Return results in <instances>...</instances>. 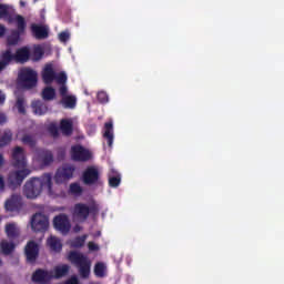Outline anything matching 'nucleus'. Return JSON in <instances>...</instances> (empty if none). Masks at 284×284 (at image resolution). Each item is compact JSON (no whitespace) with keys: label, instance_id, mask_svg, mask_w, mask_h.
<instances>
[{"label":"nucleus","instance_id":"24","mask_svg":"<svg viewBox=\"0 0 284 284\" xmlns=\"http://www.w3.org/2000/svg\"><path fill=\"white\" fill-rule=\"evenodd\" d=\"M60 130L64 136L72 134V120H61Z\"/></svg>","mask_w":284,"mask_h":284},{"label":"nucleus","instance_id":"47","mask_svg":"<svg viewBox=\"0 0 284 284\" xmlns=\"http://www.w3.org/2000/svg\"><path fill=\"white\" fill-rule=\"evenodd\" d=\"M6 34V27L0 24V37H3Z\"/></svg>","mask_w":284,"mask_h":284},{"label":"nucleus","instance_id":"21","mask_svg":"<svg viewBox=\"0 0 284 284\" xmlns=\"http://www.w3.org/2000/svg\"><path fill=\"white\" fill-rule=\"evenodd\" d=\"M104 139L108 140L109 148H112V143L114 142V129L112 122H106L104 124Z\"/></svg>","mask_w":284,"mask_h":284},{"label":"nucleus","instance_id":"25","mask_svg":"<svg viewBox=\"0 0 284 284\" xmlns=\"http://www.w3.org/2000/svg\"><path fill=\"white\" fill-rule=\"evenodd\" d=\"M8 65H10V53L2 51L0 54V72H3Z\"/></svg>","mask_w":284,"mask_h":284},{"label":"nucleus","instance_id":"41","mask_svg":"<svg viewBox=\"0 0 284 284\" xmlns=\"http://www.w3.org/2000/svg\"><path fill=\"white\" fill-rule=\"evenodd\" d=\"M60 85H62L61 88H60V94H61V97L63 98V97H68V87L65 85V83H59Z\"/></svg>","mask_w":284,"mask_h":284},{"label":"nucleus","instance_id":"33","mask_svg":"<svg viewBox=\"0 0 284 284\" xmlns=\"http://www.w3.org/2000/svg\"><path fill=\"white\" fill-rule=\"evenodd\" d=\"M16 108H18V112H20V114H26V100L23 97L17 98Z\"/></svg>","mask_w":284,"mask_h":284},{"label":"nucleus","instance_id":"6","mask_svg":"<svg viewBox=\"0 0 284 284\" xmlns=\"http://www.w3.org/2000/svg\"><path fill=\"white\" fill-rule=\"evenodd\" d=\"M18 85L20 88H34L37 85V73L32 69H22L18 74Z\"/></svg>","mask_w":284,"mask_h":284},{"label":"nucleus","instance_id":"2","mask_svg":"<svg viewBox=\"0 0 284 284\" xmlns=\"http://www.w3.org/2000/svg\"><path fill=\"white\" fill-rule=\"evenodd\" d=\"M43 187H47L48 192H52V176L50 174L27 181L23 185V194L27 199H39L41 192H43Z\"/></svg>","mask_w":284,"mask_h":284},{"label":"nucleus","instance_id":"20","mask_svg":"<svg viewBox=\"0 0 284 284\" xmlns=\"http://www.w3.org/2000/svg\"><path fill=\"white\" fill-rule=\"evenodd\" d=\"M31 106L34 114L38 116H43V114H47L48 112V104L43 103L42 101H33Z\"/></svg>","mask_w":284,"mask_h":284},{"label":"nucleus","instance_id":"38","mask_svg":"<svg viewBox=\"0 0 284 284\" xmlns=\"http://www.w3.org/2000/svg\"><path fill=\"white\" fill-rule=\"evenodd\" d=\"M9 9L10 7H8V4L0 3V19H3V17H7Z\"/></svg>","mask_w":284,"mask_h":284},{"label":"nucleus","instance_id":"10","mask_svg":"<svg viewBox=\"0 0 284 284\" xmlns=\"http://www.w3.org/2000/svg\"><path fill=\"white\" fill-rule=\"evenodd\" d=\"M54 229L61 234H68L72 230L70 217L65 214H60L53 219Z\"/></svg>","mask_w":284,"mask_h":284},{"label":"nucleus","instance_id":"18","mask_svg":"<svg viewBox=\"0 0 284 284\" xmlns=\"http://www.w3.org/2000/svg\"><path fill=\"white\" fill-rule=\"evenodd\" d=\"M50 272L51 278H63L70 272V266L68 264H59Z\"/></svg>","mask_w":284,"mask_h":284},{"label":"nucleus","instance_id":"23","mask_svg":"<svg viewBox=\"0 0 284 284\" xmlns=\"http://www.w3.org/2000/svg\"><path fill=\"white\" fill-rule=\"evenodd\" d=\"M47 245L52 252H59L63 247V244H61V240L52 235L47 240Z\"/></svg>","mask_w":284,"mask_h":284},{"label":"nucleus","instance_id":"9","mask_svg":"<svg viewBox=\"0 0 284 284\" xmlns=\"http://www.w3.org/2000/svg\"><path fill=\"white\" fill-rule=\"evenodd\" d=\"M4 52H8L10 55V63L16 61V63H27L30 60V49L28 47H22L12 53V50L7 49Z\"/></svg>","mask_w":284,"mask_h":284},{"label":"nucleus","instance_id":"43","mask_svg":"<svg viewBox=\"0 0 284 284\" xmlns=\"http://www.w3.org/2000/svg\"><path fill=\"white\" fill-rule=\"evenodd\" d=\"M6 190V180L3 179V175H0V192H3Z\"/></svg>","mask_w":284,"mask_h":284},{"label":"nucleus","instance_id":"31","mask_svg":"<svg viewBox=\"0 0 284 284\" xmlns=\"http://www.w3.org/2000/svg\"><path fill=\"white\" fill-rule=\"evenodd\" d=\"M42 58H43V48H41V45H36L33 48L32 60L41 61Z\"/></svg>","mask_w":284,"mask_h":284},{"label":"nucleus","instance_id":"39","mask_svg":"<svg viewBox=\"0 0 284 284\" xmlns=\"http://www.w3.org/2000/svg\"><path fill=\"white\" fill-rule=\"evenodd\" d=\"M59 39L62 43H65L67 41L70 40V32L63 31V32L59 33Z\"/></svg>","mask_w":284,"mask_h":284},{"label":"nucleus","instance_id":"45","mask_svg":"<svg viewBox=\"0 0 284 284\" xmlns=\"http://www.w3.org/2000/svg\"><path fill=\"white\" fill-rule=\"evenodd\" d=\"M83 230V226H81V225H79V224H75L74 226H73V232L75 233V234H79V232H81Z\"/></svg>","mask_w":284,"mask_h":284},{"label":"nucleus","instance_id":"26","mask_svg":"<svg viewBox=\"0 0 284 284\" xmlns=\"http://www.w3.org/2000/svg\"><path fill=\"white\" fill-rule=\"evenodd\" d=\"M64 108L72 109L77 105V97L74 95H64L61 101Z\"/></svg>","mask_w":284,"mask_h":284},{"label":"nucleus","instance_id":"30","mask_svg":"<svg viewBox=\"0 0 284 284\" xmlns=\"http://www.w3.org/2000/svg\"><path fill=\"white\" fill-rule=\"evenodd\" d=\"M87 240L88 235L75 237L73 241H71V247H83Z\"/></svg>","mask_w":284,"mask_h":284},{"label":"nucleus","instance_id":"35","mask_svg":"<svg viewBox=\"0 0 284 284\" xmlns=\"http://www.w3.org/2000/svg\"><path fill=\"white\" fill-rule=\"evenodd\" d=\"M22 142L26 143V145H34L37 143V140L32 135H24L22 138Z\"/></svg>","mask_w":284,"mask_h":284},{"label":"nucleus","instance_id":"44","mask_svg":"<svg viewBox=\"0 0 284 284\" xmlns=\"http://www.w3.org/2000/svg\"><path fill=\"white\" fill-rule=\"evenodd\" d=\"M3 103H6V93L0 91V105H3Z\"/></svg>","mask_w":284,"mask_h":284},{"label":"nucleus","instance_id":"14","mask_svg":"<svg viewBox=\"0 0 284 284\" xmlns=\"http://www.w3.org/2000/svg\"><path fill=\"white\" fill-rule=\"evenodd\" d=\"M33 283L48 284L52 281L51 271L38 270L32 275Z\"/></svg>","mask_w":284,"mask_h":284},{"label":"nucleus","instance_id":"11","mask_svg":"<svg viewBox=\"0 0 284 284\" xmlns=\"http://www.w3.org/2000/svg\"><path fill=\"white\" fill-rule=\"evenodd\" d=\"M33 161L38 163V165H50L53 161L52 152L36 149L33 151Z\"/></svg>","mask_w":284,"mask_h":284},{"label":"nucleus","instance_id":"19","mask_svg":"<svg viewBox=\"0 0 284 284\" xmlns=\"http://www.w3.org/2000/svg\"><path fill=\"white\" fill-rule=\"evenodd\" d=\"M4 232L8 239H17L21 234V229L14 222L7 223L4 226Z\"/></svg>","mask_w":284,"mask_h":284},{"label":"nucleus","instance_id":"40","mask_svg":"<svg viewBox=\"0 0 284 284\" xmlns=\"http://www.w3.org/2000/svg\"><path fill=\"white\" fill-rule=\"evenodd\" d=\"M98 100L100 101V103H108V93L100 91L98 93Z\"/></svg>","mask_w":284,"mask_h":284},{"label":"nucleus","instance_id":"37","mask_svg":"<svg viewBox=\"0 0 284 284\" xmlns=\"http://www.w3.org/2000/svg\"><path fill=\"white\" fill-rule=\"evenodd\" d=\"M121 183V178H115V176H113V178H110L109 179V185L111 186V187H119V184Z\"/></svg>","mask_w":284,"mask_h":284},{"label":"nucleus","instance_id":"46","mask_svg":"<svg viewBox=\"0 0 284 284\" xmlns=\"http://www.w3.org/2000/svg\"><path fill=\"white\" fill-rule=\"evenodd\" d=\"M8 121V118L6 116V114L0 113V125H3V123H6Z\"/></svg>","mask_w":284,"mask_h":284},{"label":"nucleus","instance_id":"36","mask_svg":"<svg viewBox=\"0 0 284 284\" xmlns=\"http://www.w3.org/2000/svg\"><path fill=\"white\" fill-rule=\"evenodd\" d=\"M49 132L51 136H54V138L59 136V128L57 126V123H51L49 125Z\"/></svg>","mask_w":284,"mask_h":284},{"label":"nucleus","instance_id":"12","mask_svg":"<svg viewBox=\"0 0 284 284\" xmlns=\"http://www.w3.org/2000/svg\"><path fill=\"white\" fill-rule=\"evenodd\" d=\"M71 159L73 161H90L92 153L81 145H75L71 148Z\"/></svg>","mask_w":284,"mask_h":284},{"label":"nucleus","instance_id":"13","mask_svg":"<svg viewBox=\"0 0 284 284\" xmlns=\"http://www.w3.org/2000/svg\"><path fill=\"white\" fill-rule=\"evenodd\" d=\"M72 174H74V168L72 165H63L58 169L55 173V183H65L72 179Z\"/></svg>","mask_w":284,"mask_h":284},{"label":"nucleus","instance_id":"1","mask_svg":"<svg viewBox=\"0 0 284 284\" xmlns=\"http://www.w3.org/2000/svg\"><path fill=\"white\" fill-rule=\"evenodd\" d=\"M12 165L14 170L9 172L7 184L10 190H17V187H21V183H23L32 172L28 169V160L26 159L23 148L16 146L12 150Z\"/></svg>","mask_w":284,"mask_h":284},{"label":"nucleus","instance_id":"42","mask_svg":"<svg viewBox=\"0 0 284 284\" xmlns=\"http://www.w3.org/2000/svg\"><path fill=\"white\" fill-rule=\"evenodd\" d=\"M88 247L90 252H99V245H97L94 242H89Z\"/></svg>","mask_w":284,"mask_h":284},{"label":"nucleus","instance_id":"4","mask_svg":"<svg viewBox=\"0 0 284 284\" xmlns=\"http://www.w3.org/2000/svg\"><path fill=\"white\" fill-rule=\"evenodd\" d=\"M42 79L47 84L52 83V81H57V83H67L68 75L65 72L57 73L54 71V67L52 64H45L42 70Z\"/></svg>","mask_w":284,"mask_h":284},{"label":"nucleus","instance_id":"5","mask_svg":"<svg viewBox=\"0 0 284 284\" xmlns=\"http://www.w3.org/2000/svg\"><path fill=\"white\" fill-rule=\"evenodd\" d=\"M9 23H16L18 31H13L8 37L9 45H17L19 43V34H23L26 30V19L22 16L14 14L9 18Z\"/></svg>","mask_w":284,"mask_h":284},{"label":"nucleus","instance_id":"28","mask_svg":"<svg viewBox=\"0 0 284 284\" xmlns=\"http://www.w3.org/2000/svg\"><path fill=\"white\" fill-rule=\"evenodd\" d=\"M12 141V131L7 130L3 132L2 136L0 138V148H3V145H8Z\"/></svg>","mask_w":284,"mask_h":284},{"label":"nucleus","instance_id":"3","mask_svg":"<svg viewBox=\"0 0 284 284\" xmlns=\"http://www.w3.org/2000/svg\"><path fill=\"white\" fill-rule=\"evenodd\" d=\"M69 261L75 265L79 270L80 276L82 278H88L90 276V267H92V262L88 256L79 252H71L68 256Z\"/></svg>","mask_w":284,"mask_h":284},{"label":"nucleus","instance_id":"17","mask_svg":"<svg viewBox=\"0 0 284 284\" xmlns=\"http://www.w3.org/2000/svg\"><path fill=\"white\" fill-rule=\"evenodd\" d=\"M99 180V170L97 168L91 166L85 170L83 174V181L87 185H92V183H95V181Z\"/></svg>","mask_w":284,"mask_h":284},{"label":"nucleus","instance_id":"27","mask_svg":"<svg viewBox=\"0 0 284 284\" xmlns=\"http://www.w3.org/2000/svg\"><path fill=\"white\" fill-rule=\"evenodd\" d=\"M54 97H57V91L52 87H47L42 91V99L44 101H52V99H54Z\"/></svg>","mask_w":284,"mask_h":284},{"label":"nucleus","instance_id":"22","mask_svg":"<svg viewBox=\"0 0 284 284\" xmlns=\"http://www.w3.org/2000/svg\"><path fill=\"white\" fill-rule=\"evenodd\" d=\"M31 30L36 39H47L48 28L43 26L32 24Z\"/></svg>","mask_w":284,"mask_h":284},{"label":"nucleus","instance_id":"7","mask_svg":"<svg viewBox=\"0 0 284 284\" xmlns=\"http://www.w3.org/2000/svg\"><path fill=\"white\" fill-rule=\"evenodd\" d=\"M30 225L32 232H48L50 227V220L42 213H36L31 216Z\"/></svg>","mask_w":284,"mask_h":284},{"label":"nucleus","instance_id":"8","mask_svg":"<svg viewBox=\"0 0 284 284\" xmlns=\"http://www.w3.org/2000/svg\"><path fill=\"white\" fill-rule=\"evenodd\" d=\"M72 219L75 223H85L90 216V206L83 203H77L72 211Z\"/></svg>","mask_w":284,"mask_h":284},{"label":"nucleus","instance_id":"34","mask_svg":"<svg viewBox=\"0 0 284 284\" xmlns=\"http://www.w3.org/2000/svg\"><path fill=\"white\" fill-rule=\"evenodd\" d=\"M70 192L74 196H79L83 192V189H81V185H79L78 183H73L70 185Z\"/></svg>","mask_w":284,"mask_h":284},{"label":"nucleus","instance_id":"29","mask_svg":"<svg viewBox=\"0 0 284 284\" xmlns=\"http://www.w3.org/2000/svg\"><path fill=\"white\" fill-rule=\"evenodd\" d=\"M0 247L3 254H10L14 251V244L8 241H2Z\"/></svg>","mask_w":284,"mask_h":284},{"label":"nucleus","instance_id":"48","mask_svg":"<svg viewBox=\"0 0 284 284\" xmlns=\"http://www.w3.org/2000/svg\"><path fill=\"white\" fill-rule=\"evenodd\" d=\"M6 160L3 159V154L0 153V168L4 165Z\"/></svg>","mask_w":284,"mask_h":284},{"label":"nucleus","instance_id":"32","mask_svg":"<svg viewBox=\"0 0 284 284\" xmlns=\"http://www.w3.org/2000/svg\"><path fill=\"white\" fill-rule=\"evenodd\" d=\"M105 265L103 263H98L94 267V274L95 276L103 278V276H105Z\"/></svg>","mask_w":284,"mask_h":284},{"label":"nucleus","instance_id":"16","mask_svg":"<svg viewBox=\"0 0 284 284\" xmlns=\"http://www.w3.org/2000/svg\"><path fill=\"white\" fill-rule=\"evenodd\" d=\"M21 207V195L12 194L9 199L4 202V209L7 212H14Z\"/></svg>","mask_w":284,"mask_h":284},{"label":"nucleus","instance_id":"15","mask_svg":"<svg viewBox=\"0 0 284 284\" xmlns=\"http://www.w3.org/2000/svg\"><path fill=\"white\" fill-rule=\"evenodd\" d=\"M26 256L29 263H34L39 256V244L30 241L26 246Z\"/></svg>","mask_w":284,"mask_h":284}]
</instances>
